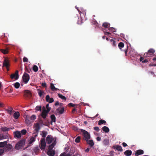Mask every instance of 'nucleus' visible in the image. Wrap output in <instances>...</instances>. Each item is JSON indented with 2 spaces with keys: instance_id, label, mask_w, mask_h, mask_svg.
Instances as JSON below:
<instances>
[{
  "instance_id": "14",
  "label": "nucleus",
  "mask_w": 156,
  "mask_h": 156,
  "mask_svg": "<svg viewBox=\"0 0 156 156\" xmlns=\"http://www.w3.org/2000/svg\"><path fill=\"white\" fill-rule=\"evenodd\" d=\"M144 153V151L143 150L139 149L136 151L135 155V156H139V155L143 154Z\"/></svg>"
},
{
  "instance_id": "57",
  "label": "nucleus",
  "mask_w": 156,
  "mask_h": 156,
  "mask_svg": "<svg viewBox=\"0 0 156 156\" xmlns=\"http://www.w3.org/2000/svg\"><path fill=\"white\" fill-rule=\"evenodd\" d=\"M122 144L124 147H126L127 146L125 142L122 143Z\"/></svg>"
},
{
  "instance_id": "43",
  "label": "nucleus",
  "mask_w": 156,
  "mask_h": 156,
  "mask_svg": "<svg viewBox=\"0 0 156 156\" xmlns=\"http://www.w3.org/2000/svg\"><path fill=\"white\" fill-rule=\"evenodd\" d=\"M39 150V148L37 147H35L34 149V151L36 154L38 152Z\"/></svg>"
},
{
  "instance_id": "59",
  "label": "nucleus",
  "mask_w": 156,
  "mask_h": 156,
  "mask_svg": "<svg viewBox=\"0 0 156 156\" xmlns=\"http://www.w3.org/2000/svg\"><path fill=\"white\" fill-rule=\"evenodd\" d=\"M144 59V58L143 57H141L140 58V62H142L143 61V60Z\"/></svg>"
},
{
  "instance_id": "20",
  "label": "nucleus",
  "mask_w": 156,
  "mask_h": 156,
  "mask_svg": "<svg viewBox=\"0 0 156 156\" xmlns=\"http://www.w3.org/2000/svg\"><path fill=\"white\" fill-rule=\"evenodd\" d=\"M9 48H7L5 49H0V51L4 54H6L9 52Z\"/></svg>"
},
{
  "instance_id": "51",
  "label": "nucleus",
  "mask_w": 156,
  "mask_h": 156,
  "mask_svg": "<svg viewBox=\"0 0 156 156\" xmlns=\"http://www.w3.org/2000/svg\"><path fill=\"white\" fill-rule=\"evenodd\" d=\"M39 123L41 125H44L42 119H40L39 121Z\"/></svg>"
},
{
  "instance_id": "29",
  "label": "nucleus",
  "mask_w": 156,
  "mask_h": 156,
  "mask_svg": "<svg viewBox=\"0 0 156 156\" xmlns=\"http://www.w3.org/2000/svg\"><path fill=\"white\" fill-rule=\"evenodd\" d=\"M47 134L48 133L47 132L45 131H42L41 135L43 137L45 138V137L46 136Z\"/></svg>"
},
{
  "instance_id": "46",
  "label": "nucleus",
  "mask_w": 156,
  "mask_h": 156,
  "mask_svg": "<svg viewBox=\"0 0 156 156\" xmlns=\"http://www.w3.org/2000/svg\"><path fill=\"white\" fill-rule=\"evenodd\" d=\"M46 108L47 109L46 111H48V112H49L51 109V108L49 107V104H48L46 105Z\"/></svg>"
},
{
  "instance_id": "48",
  "label": "nucleus",
  "mask_w": 156,
  "mask_h": 156,
  "mask_svg": "<svg viewBox=\"0 0 156 156\" xmlns=\"http://www.w3.org/2000/svg\"><path fill=\"white\" fill-rule=\"evenodd\" d=\"M68 106L69 107H74L76 105L75 104H73L72 103H70L68 104Z\"/></svg>"
},
{
  "instance_id": "35",
  "label": "nucleus",
  "mask_w": 156,
  "mask_h": 156,
  "mask_svg": "<svg viewBox=\"0 0 156 156\" xmlns=\"http://www.w3.org/2000/svg\"><path fill=\"white\" fill-rule=\"evenodd\" d=\"M14 86L16 88H18L20 86V83L18 82H16L13 84Z\"/></svg>"
},
{
  "instance_id": "30",
  "label": "nucleus",
  "mask_w": 156,
  "mask_h": 156,
  "mask_svg": "<svg viewBox=\"0 0 156 156\" xmlns=\"http://www.w3.org/2000/svg\"><path fill=\"white\" fill-rule=\"evenodd\" d=\"M102 26L105 28H108L110 26V24L107 22H105L103 23Z\"/></svg>"
},
{
  "instance_id": "42",
  "label": "nucleus",
  "mask_w": 156,
  "mask_h": 156,
  "mask_svg": "<svg viewBox=\"0 0 156 156\" xmlns=\"http://www.w3.org/2000/svg\"><path fill=\"white\" fill-rule=\"evenodd\" d=\"M33 69L34 72H37L38 70V67L37 66L34 65L33 67Z\"/></svg>"
},
{
  "instance_id": "15",
  "label": "nucleus",
  "mask_w": 156,
  "mask_h": 156,
  "mask_svg": "<svg viewBox=\"0 0 156 156\" xmlns=\"http://www.w3.org/2000/svg\"><path fill=\"white\" fill-rule=\"evenodd\" d=\"M25 122L26 124L29 125L32 123L29 115H27L25 119Z\"/></svg>"
},
{
  "instance_id": "47",
  "label": "nucleus",
  "mask_w": 156,
  "mask_h": 156,
  "mask_svg": "<svg viewBox=\"0 0 156 156\" xmlns=\"http://www.w3.org/2000/svg\"><path fill=\"white\" fill-rule=\"evenodd\" d=\"M109 31H111L113 32H115L116 30L115 28L113 27H110L109 29Z\"/></svg>"
},
{
  "instance_id": "11",
  "label": "nucleus",
  "mask_w": 156,
  "mask_h": 156,
  "mask_svg": "<svg viewBox=\"0 0 156 156\" xmlns=\"http://www.w3.org/2000/svg\"><path fill=\"white\" fill-rule=\"evenodd\" d=\"M24 95L26 97L30 98L32 96V94L29 90H26L24 91Z\"/></svg>"
},
{
  "instance_id": "6",
  "label": "nucleus",
  "mask_w": 156,
  "mask_h": 156,
  "mask_svg": "<svg viewBox=\"0 0 156 156\" xmlns=\"http://www.w3.org/2000/svg\"><path fill=\"white\" fill-rule=\"evenodd\" d=\"M40 148L41 150H44L46 146V143L44 138H41L40 142Z\"/></svg>"
},
{
  "instance_id": "44",
  "label": "nucleus",
  "mask_w": 156,
  "mask_h": 156,
  "mask_svg": "<svg viewBox=\"0 0 156 156\" xmlns=\"http://www.w3.org/2000/svg\"><path fill=\"white\" fill-rule=\"evenodd\" d=\"M36 110L38 111H41V106H37L35 108Z\"/></svg>"
},
{
  "instance_id": "1",
  "label": "nucleus",
  "mask_w": 156,
  "mask_h": 156,
  "mask_svg": "<svg viewBox=\"0 0 156 156\" xmlns=\"http://www.w3.org/2000/svg\"><path fill=\"white\" fill-rule=\"evenodd\" d=\"M8 140L4 142H0V147H3V150L5 151H9L12 148V145L9 144H8Z\"/></svg>"
},
{
  "instance_id": "24",
  "label": "nucleus",
  "mask_w": 156,
  "mask_h": 156,
  "mask_svg": "<svg viewBox=\"0 0 156 156\" xmlns=\"http://www.w3.org/2000/svg\"><path fill=\"white\" fill-rule=\"evenodd\" d=\"M103 131L105 133H108L109 131L108 128L106 126H104L102 128Z\"/></svg>"
},
{
  "instance_id": "62",
  "label": "nucleus",
  "mask_w": 156,
  "mask_h": 156,
  "mask_svg": "<svg viewBox=\"0 0 156 156\" xmlns=\"http://www.w3.org/2000/svg\"><path fill=\"white\" fill-rule=\"evenodd\" d=\"M148 62V60L147 59H145V60H144L142 61V62L143 63H146V62Z\"/></svg>"
},
{
  "instance_id": "41",
  "label": "nucleus",
  "mask_w": 156,
  "mask_h": 156,
  "mask_svg": "<svg viewBox=\"0 0 156 156\" xmlns=\"http://www.w3.org/2000/svg\"><path fill=\"white\" fill-rule=\"evenodd\" d=\"M80 136H78L76 138L75 141L76 143H78L80 142Z\"/></svg>"
},
{
  "instance_id": "8",
  "label": "nucleus",
  "mask_w": 156,
  "mask_h": 156,
  "mask_svg": "<svg viewBox=\"0 0 156 156\" xmlns=\"http://www.w3.org/2000/svg\"><path fill=\"white\" fill-rule=\"evenodd\" d=\"M9 60L5 58L3 64V67H5L6 68L8 71L9 70Z\"/></svg>"
},
{
  "instance_id": "19",
  "label": "nucleus",
  "mask_w": 156,
  "mask_h": 156,
  "mask_svg": "<svg viewBox=\"0 0 156 156\" xmlns=\"http://www.w3.org/2000/svg\"><path fill=\"white\" fill-rule=\"evenodd\" d=\"M132 154V151L130 150L126 151L124 152V154L126 156H130Z\"/></svg>"
},
{
  "instance_id": "33",
  "label": "nucleus",
  "mask_w": 156,
  "mask_h": 156,
  "mask_svg": "<svg viewBox=\"0 0 156 156\" xmlns=\"http://www.w3.org/2000/svg\"><path fill=\"white\" fill-rule=\"evenodd\" d=\"M30 120H31V122H33L36 119V115H33L30 117Z\"/></svg>"
},
{
  "instance_id": "38",
  "label": "nucleus",
  "mask_w": 156,
  "mask_h": 156,
  "mask_svg": "<svg viewBox=\"0 0 156 156\" xmlns=\"http://www.w3.org/2000/svg\"><path fill=\"white\" fill-rule=\"evenodd\" d=\"M2 131L5 132L8 131L9 130V128H8L6 127H2L1 128Z\"/></svg>"
},
{
  "instance_id": "12",
  "label": "nucleus",
  "mask_w": 156,
  "mask_h": 156,
  "mask_svg": "<svg viewBox=\"0 0 156 156\" xmlns=\"http://www.w3.org/2000/svg\"><path fill=\"white\" fill-rule=\"evenodd\" d=\"M14 136L15 138H19L21 136V134L20 131H16L14 132Z\"/></svg>"
},
{
  "instance_id": "9",
  "label": "nucleus",
  "mask_w": 156,
  "mask_h": 156,
  "mask_svg": "<svg viewBox=\"0 0 156 156\" xmlns=\"http://www.w3.org/2000/svg\"><path fill=\"white\" fill-rule=\"evenodd\" d=\"M42 109L43 110L41 114V116L44 119H45L46 117L49 112H48V111H46L44 107H43Z\"/></svg>"
},
{
  "instance_id": "21",
  "label": "nucleus",
  "mask_w": 156,
  "mask_h": 156,
  "mask_svg": "<svg viewBox=\"0 0 156 156\" xmlns=\"http://www.w3.org/2000/svg\"><path fill=\"white\" fill-rule=\"evenodd\" d=\"M87 143L90 145L91 147H93L94 145V144L92 140H88V141H86Z\"/></svg>"
},
{
  "instance_id": "5",
  "label": "nucleus",
  "mask_w": 156,
  "mask_h": 156,
  "mask_svg": "<svg viewBox=\"0 0 156 156\" xmlns=\"http://www.w3.org/2000/svg\"><path fill=\"white\" fill-rule=\"evenodd\" d=\"M46 140L47 143L48 144H50L52 142H54L55 140L56 142V139L53 138L52 136L51 135H48L47 137Z\"/></svg>"
},
{
  "instance_id": "4",
  "label": "nucleus",
  "mask_w": 156,
  "mask_h": 156,
  "mask_svg": "<svg viewBox=\"0 0 156 156\" xmlns=\"http://www.w3.org/2000/svg\"><path fill=\"white\" fill-rule=\"evenodd\" d=\"M81 132L82 133L83 138L84 140L88 141L90 139V134L87 131L85 130L81 129Z\"/></svg>"
},
{
  "instance_id": "54",
  "label": "nucleus",
  "mask_w": 156,
  "mask_h": 156,
  "mask_svg": "<svg viewBox=\"0 0 156 156\" xmlns=\"http://www.w3.org/2000/svg\"><path fill=\"white\" fill-rule=\"evenodd\" d=\"M26 71L29 73H30L31 72V70L30 69L27 68H26Z\"/></svg>"
},
{
  "instance_id": "53",
  "label": "nucleus",
  "mask_w": 156,
  "mask_h": 156,
  "mask_svg": "<svg viewBox=\"0 0 156 156\" xmlns=\"http://www.w3.org/2000/svg\"><path fill=\"white\" fill-rule=\"evenodd\" d=\"M94 130L97 131H99V128L98 127H95L94 128Z\"/></svg>"
},
{
  "instance_id": "55",
  "label": "nucleus",
  "mask_w": 156,
  "mask_h": 156,
  "mask_svg": "<svg viewBox=\"0 0 156 156\" xmlns=\"http://www.w3.org/2000/svg\"><path fill=\"white\" fill-rule=\"evenodd\" d=\"M41 85L44 87H47V84L45 83H43Z\"/></svg>"
},
{
  "instance_id": "50",
  "label": "nucleus",
  "mask_w": 156,
  "mask_h": 156,
  "mask_svg": "<svg viewBox=\"0 0 156 156\" xmlns=\"http://www.w3.org/2000/svg\"><path fill=\"white\" fill-rule=\"evenodd\" d=\"M5 136L1 134H0V140L5 138Z\"/></svg>"
},
{
  "instance_id": "45",
  "label": "nucleus",
  "mask_w": 156,
  "mask_h": 156,
  "mask_svg": "<svg viewBox=\"0 0 156 156\" xmlns=\"http://www.w3.org/2000/svg\"><path fill=\"white\" fill-rule=\"evenodd\" d=\"M21 133H22L23 135H25L27 133V131L25 129H22L21 131Z\"/></svg>"
},
{
  "instance_id": "49",
  "label": "nucleus",
  "mask_w": 156,
  "mask_h": 156,
  "mask_svg": "<svg viewBox=\"0 0 156 156\" xmlns=\"http://www.w3.org/2000/svg\"><path fill=\"white\" fill-rule=\"evenodd\" d=\"M23 61L24 62H28V59L26 57H24L23 59Z\"/></svg>"
},
{
  "instance_id": "36",
  "label": "nucleus",
  "mask_w": 156,
  "mask_h": 156,
  "mask_svg": "<svg viewBox=\"0 0 156 156\" xmlns=\"http://www.w3.org/2000/svg\"><path fill=\"white\" fill-rule=\"evenodd\" d=\"M124 46V44L122 42H120L118 44V47L120 49H121V48H123Z\"/></svg>"
},
{
  "instance_id": "32",
  "label": "nucleus",
  "mask_w": 156,
  "mask_h": 156,
  "mask_svg": "<svg viewBox=\"0 0 156 156\" xmlns=\"http://www.w3.org/2000/svg\"><path fill=\"white\" fill-rule=\"evenodd\" d=\"M103 143L105 145H108L109 144V140L107 139H104L103 141Z\"/></svg>"
},
{
  "instance_id": "56",
  "label": "nucleus",
  "mask_w": 156,
  "mask_h": 156,
  "mask_svg": "<svg viewBox=\"0 0 156 156\" xmlns=\"http://www.w3.org/2000/svg\"><path fill=\"white\" fill-rule=\"evenodd\" d=\"M149 73H150L152 75H153L154 77H156V75L154 74V72L152 71H150L149 72Z\"/></svg>"
},
{
  "instance_id": "23",
  "label": "nucleus",
  "mask_w": 156,
  "mask_h": 156,
  "mask_svg": "<svg viewBox=\"0 0 156 156\" xmlns=\"http://www.w3.org/2000/svg\"><path fill=\"white\" fill-rule=\"evenodd\" d=\"M20 116V114L18 112H15L13 115L14 118L16 119H17Z\"/></svg>"
},
{
  "instance_id": "64",
  "label": "nucleus",
  "mask_w": 156,
  "mask_h": 156,
  "mask_svg": "<svg viewBox=\"0 0 156 156\" xmlns=\"http://www.w3.org/2000/svg\"><path fill=\"white\" fill-rule=\"evenodd\" d=\"M89 151H90V148H87L85 150L86 152H88Z\"/></svg>"
},
{
  "instance_id": "31",
  "label": "nucleus",
  "mask_w": 156,
  "mask_h": 156,
  "mask_svg": "<svg viewBox=\"0 0 156 156\" xmlns=\"http://www.w3.org/2000/svg\"><path fill=\"white\" fill-rule=\"evenodd\" d=\"M81 10L78 9L79 13L81 14V13H83L84 15H85L86 14V11L84 9H81Z\"/></svg>"
},
{
  "instance_id": "18",
  "label": "nucleus",
  "mask_w": 156,
  "mask_h": 156,
  "mask_svg": "<svg viewBox=\"0 0 156 156\" xmlns=\"http://www.w3.org/2000/svg\"><path fill=\"white\" fill-rule=\"evenodd\" d=\"M113 148L114 149H116L117 150L119 151L122 152L123 151L122 147L119 145L113 146Z\"/></svg>"
},
{
  "instance_id": "25",
  "label": "nucleus",
  "mask_w": 156,
  "mask_h": 156,
  "mask_svg": "<svg viewBox=\"0 0 156 156\" xmlns=\"http://www.w3.org/2000/svg\"><path fill=\"white\" fill-rule=\"evenodd\" d=\"M50 87L52 91H57L58 90V89L55 87L54 84L52 83H51Z\"/></svg>"
},
{
  "instance_id": "40",
  "label": "nucleus",
  "mask_w": 156,
  "mask_h": 156,
  "mask_svg": "<svg viewBox=\"0 0 156 156\" xmlns=\"http://www.w3.org/2000/svg\"><path fill=\"white\" fill-rule=\"evenodd\" d=\"M110 41L112 43V46L113 47H115L116 46L115 41L114 40H113V39H111L110 40Z\"/></svg>"
},
{
  "instance_id": "37",
  "label": "nucleus",
  "mask_w": 156,
  "mask_h": 156,
  "mask_svg": "<svg viewBox=\"0 0 156 156\" xmlns=\"http://www.w3.org/2000/svg\"><path fill=\"white\" fill-rule=\"evenodd\" d=\"M106 123V122L104 120L101 119L98 121V124L100 125L103 124H105Z\"/></svg>"
},
{
  "instance_id": "17",
  "label": "nucleus",
  "mask_w": 156,
  "mask_h": 156,
  "mask_svg": "<svg viewBox=\"0 0 156 156\" xmlns=\"http://www.w3.org/2000/svg\"><path fill=\"white\" fill-rule=\"evenodd\" d=\"M5 111H6L7 113L10 115H11L12 113L14 112L13 110V109L11 107H8V109H5Z\"/></svg>"
},
{
  "instance_id": "13",
  "label": "nucleus",
  "mask_w": 156,
  "mask_h": 156,
  "mask_svg": "<svg viewBox=\"0 0 156 156\" xmlns=\"http://www.w3.org/2000/svg\"><path fill=\"white\" fill-rule=\"evenodd\" d=\"M155 50L152 48H151L148 51L147 53H146V56L147 57H149L151 55H153L155 52Z\"/></svg>"
},
{
  "instance_id": "22",
  "label": "nucleus",
  "mask_w": 156,
  "mask_h": 156,
  "mask_svg": "<svg viewBox=\"0 0 156 156\" xmlns=\"http://www.w3.org/2000/svg\"><path fill=\"white\" fill-rule=\"evenodd\" d=\"M35 127V130L36 132H38L40 129V126L39 125V123H37L34 124Z\"/></svg>"
},
{
  "instance_id": "27",
  "label": "nucleus",
  "mask_w": 156,
  "mask_h": 156,
  "mask_svg": "<svg viewBox=\"0 0 156 156\" xmlns=\"http://www.w3.org/2000/svg\"><path fill=\"white\" fill-rule=\"evenodd\" d=\"M51 119V123L52 122H55L56 120V118L55 115L53 114L51 115L50 116Z\"/></svg>"
},
{
  "instance_id": "3",
  "label": "nucleus",
  "mask_w": 156,
  "mask_h": 156,
  "mask_svg": "<svg viewBox=\"0 0 156 156\" xmlns=\"http://www.w3.org/2000/svg\"><path fill=\"white\" fill-rule=\"evenodd\" d=\"M25 143V140L23 139L20 140L16 144L15 147V149L17 150L23 149Z\"/></svg>"
},
{
  "instance_id": "16",
  "label": "nucleus",
  "mask_w": 156,
  "mask_h": 156,
  "mask_svg": "<svg viewBox=\"0 0 156 156\" xmlns=\"http://www.w3.org/2000/svg\"><path fill=\"white\" fill-rule=\"evenodd\" d=\"M46 100L47 102H48L49 103H51L54 101L53 98H50V96L48 95H46Z\"/></svg>"
},
{
  "instance_id": "26",
  "label": "nucleus",
  "mask_w": 156,
  "mask_h": 156,
  "mask_svg": "<svg viewBox=\"0 0 156 156\" xmlns=\"http://www.w3.org/2000/svg\"><path fill=\"white\" fill-rule=\"evenodd\" d=\"M35 140V137H31L30 139L29 144H32L34 142Z\"/></svg>"
},
{
  "instance_id": "58",
  "label": "nucleus",
  "mask_w": 156,
  "mask_h": 156,
  "mask_svg": "<svg viewBox=\"0 0 156 156\" xmlns=\"http://www.w3.org/2000/svg\"><path fill=\"white\" fill-rule=\"evenodd\" d=\"M96 139L97 141H100L101 140V138L99 136H98L97 137Z\"/></svg>"
},
{
  "instance_id": "10",
  "label": "nucleus",
  "mask_w": 156,
  "mask_h": 156,
  "mask_svg": "<svg viewBox=\"0 0 156 156\" xmlns=\"http://www.w3.org/2000/svg\"><path fill=\"white\" fill-rule=\"evenodd\" d=\"M18 73V71L17 70H16L15 73L12 74L11 75V78L12 79H15L16 80H17L19 77Z\"/></svg>"
},
{
  "instance_id": "63",
  "label": "nucleus",
  "mask_w": 156,
  "mask_h": 156,
  "mask_svg": "<svg viewBox=\"0 0 156 156\" xmlns=\"http://www.w3.org/2000/svg\"><path fill=\"white\" fill-rule=\"evenodd\" d=\"M59 105V102H58V101H57L55 104V106H57V105Z\"/></svg>"
},
{
  "instance_id": "28",
  "label": "nucleus",
  "mask_w": 156,
  "mask_h": 156,
  "mask_svg": "<svg viewBox=\"0 0 156 156\" xmlns=\"http://www.w3.org/2000/svg\"><path fill=\"white\" fill-rule=\"evenodd\" d=\"M57 110L58 111L59 114H62L64 112V108L62 107L60 109L58 108Z\"/></svg>"
},
{
  "instance_id": "39",
  "label": "nucleus",
  "mask_w": 156,
  "mask_h": 156,
  "mask_svg": "<svg viewBox=\"0 0 156 156\" xmlns=\"http://www.w3.org/2000/svg\"><path fill=\"white\" fill-rule=\"evenodd\" d=\"M58 96L59 98L62 99L63 100H66V98L64 96L62 95L61 94H58Z\"/></svg>"
},
{
  "instance_id": "52",
  "label": "nucleus",
  "mask_w": 156,
  "mask_h": 156,
  "mask_svg": "<svg viewBox=\"0 0 156 156\" xmlns=\"http://www.w3.org/2000/svg\"><path fill=\"white\" fill-rule=\"evenodd\" d=\"M4 151H5V150L2 149H0V156L3 154Z\"/></svg>"
},
{
  "instance_id": "7",
  "label": "nucleus",
  "mask_w": 156,
  "mask_h": 156,
  "mask_svg": "<svg viewBox=\"0 0 156 156\" xmlns=\"http://www.w3.org/2000/svg\"><path fill=\"white\" fill-rule=\"evenodd\" d=\"M22 79L25 83H27L30 79V76L29 74L26 73H24L23 75Z\"/></svg>"
},
{
  "instance_id": "2",
  "label": "nucleus",
  "mask_w": 156,
  "mask_h": 156,
  "mask_svg": "<svg viewBox=\"0 0 156 156\" xmlns=\"http://www.w3.org/2000/svg\"><path fill=\"white\" fill-rule=\"evenodd\" d=\"M56 144V142L55 140L53 142L52 144L49 146L48 150L47 153L49 156H54L55 154V151L54 150H52V148L54 147Z\"/></svg>"
},
{
  "instance_id": "61",
  "label": "nucleus",
  "mask_w": 156,
  "mask_h": 156,
  "mask_svg": "<svg viewBox=\"0 0 156 156\" xmlns=\"http://www.w3.org/2000/svg\"><path fill=\"white\" fill-rule=\"evenodd\" d=\"M4 107V104L0 102V107Z\"/></svg>"
},
{
  "instance_id": "60",
  "label": "nucleus",
  "mask_w": 156,
  "mask_h": 156,
  "mask_svg": "<svg viewBox=\"0 0 156 156\" xmlns=\"http://www.w3.org/2000/svg\"><path fill=\"white\" fill-rule=\"evenodd\" d=\"M105 34L106 35H108L111 34V33L108 32H105Z\"/></svg>"
},
{
  "instance_id": "34",
  "label": "nucleus",
  "mask_w": 156,
  "mask_h": 156,
  "mask_svg": "<svg viewBox=\"0 0 156 156\" xmlns=\"http://www.w3.org/2000/svg\"><path fill=\"white\" fill-rule=\"evenodd\" d=\"M37 90L38 91V94L39 95L40 97H41L43 95V94L44 93V92L43 91L39 89H38Z\"/></svg>"
}]
</instances>
